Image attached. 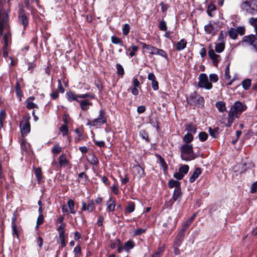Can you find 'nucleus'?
<instances>
[{
  "instance_id": "nucleus-1",
  "label": "nucleus",
  "mask_w": 257,
  "mask_h": 257,
  "mask_svg": "<svg viewBox=\"0 0 257 257\" xmlns=\"http://www.w3.org/2000/svg\"><path fill=\"white\" fill-rule=\"evenodd\" d=\"M247 109L246 105L239 101H235L231 106L227 116V121L224 124L226 127H230L236 118Z\"/></svg>"
},
{
  "instance_id": "nucleus-2",
  "label": "nucleus",
  "mask_w": 257,
  "mask_h": 257,
  "mask_svg": "<svg viewBox=\"0 0 257 257\" xmlns=\"http://www.w3.org/2000/svg\"><path fill=\"white\" fill-rule=\"evenodd\" d=\"M249 23L252 26L255 31L256 35H250L243 37L242 43L251 45L257 53V17L248 19Z\"/></svg>"
},
{
  "instance_id": "nucleus-3",
  "label": "nucleus",
  "mask_w": 257,
  "mask_h": 257,
  "mask_svg": "<svg viewBox=\"0 0 257 257\" xmlns=\"http://www.w3.org/2000/svg\"><path fill=\"white\" fill-rule=\"evenodd\" d=\"M241 9L245 12L246 15H257V0H247L240 5Z\"/></svg>"
},
{
  "instance_id": "nucleus-4",
  "label": "nucleus",
  "mask_w": 257,
  "mask_h": 257,
  "mask_svg": "<svg viewBox=\"0 0 257 257\" xmlns=\"http://www.w3.org/2000/svg\"><path fill=\"white\" fill-rule=\"evenodd\" d=\"M181 157L185 161H190L195 158L191 145L184 144L180 150Z\"/></svg>"
},
{
  "instance_id": "nucleus-5",
  "label": "nucleus",
  "mask_w": 257,
  "mask_h": 257,
  "mask_svg": "<svg viewBox=\"0 0 257 257\" xmlns=\"http://www.w3.org/2000/svg\"><path fill=\"white\" fill-rule=\"evenodd\" d=\"M4 1L0 0V35L2 36L4 28L6 26L9 18L8 14L3 9Z\"/></svg>"
},
{
  "instance_id": "nucleus-6",
  "label": "nucleus",
  "mask_w": 257,
  "mask_h": 257,
  "mask_svg": "<svg viewBox=\"0 0 257 257\" xmlns=\"http://www.w3.org/2000/svg\"><path fill=\"white\" fill-rule=\"evenodd\" d=\"M187 100L188 103L191 105L199 104L203 106L204 103L203 97L198 95L196 92L191 93Z\"/></svg>"
},
{
  "instance_id": "nucleus-7",
  "label": "nucleus",
  "mask_w": 257,
  "mask_h": 257,
  "mask_svg": "<svg viewBox=\"0 0 257 257\" xmlns=\"http://www.w3.org/2000/svg\"><path fill=\"white\" fill-rule=\"evenodd\" d=\"M106 117L105 116V113L103 110L99 111L98 117L87 123V125L96 126L101 125L106 122Z\"/></svg>"
},
{
  "instance_id": "nucleus-8",
  "label": "nucleus",
  "mask_w": 257,
  "mask_h": 257,
  "mask_svg": "<svg viewBox=\"0 0 257 257\" xmlns=\"http://www.w3.org/2000/svg\"><path fill=\"white\" fill-rule=\"evenodd\" d=\"M198 85L200 88H204L210 90L212 88V83L209 81L207 75L205 73H201L199 76Z\"/></svg>"
},
{
  "instance_id": "nucleus-9",
  "label": "nucleus",
  "mask_w": 257,
  "mask_h": 257,
  "mask_svg": "<svg viewBox=\"0 0 257 257\" xmlns=\"http://www.w3.org/2000/svg\"><path fill=\"white\" fill-rule=\"evenodd\" d=\"M182 196V194L181 192V188H175L173 196L172 198L170 199V201L168 203H170L169 206L171 208L175 201L177 200H179V201H180L181 198Z\"/></svg>"
},
{
  "instance_id": "nucleus-10",
  "label": "nucleus",
  "mask_w": 257,
  "mask_h": 257,
  "mask_svg": "<svg viewBox=\"0 0 257 257\" xmlns=\"http://www.w3.org/2000/svg\"><path fill=\"white\" fill-rule=\"evenodd\" d=\"M19 21L23 26L24 28H25L29 24L28 16L23 10H20L19 13Z\"/></svg>"
},
{
  "instance_id": "nucleus-11",
  "label": "nucleus",
  "mask_w": 257,
  "mask_h": 257,
  "mask_svg": "<svg viewBox=\"0 0 257 257\" xmlns=\"http://www.w3.org/2000/svg\"><path fill=\"white\" fill-rule=\"evenodd\" d=\"M20 126L22 134H26L30 132V124L28 119L22 121Z\"/></svg>"
},
{
  "instance_id": "nucleus-12",
  "label": "nucleus",
  "mask_w": 257,
  "mask_h": 257,
  "mask_svg": "<svg viewBox=\"0 0 257 257\" xmlns=\"http://www.w3.org/2000/svg\"><path fill=\"white\" fill-rule=\"evenodd\" d=\"M208 55L212 60L213 65L216 66L219 61L220 56L215 54L214 51L212 49H211L208 51Z\"/></svg>"
},
{
  "instance_id": "nucleus-13",
  "label": "nucleus",
  "mask_w": 257,
  "mask_h": 257,
  "mask_svg": "<svg viewBox=\"0 0 257 257\" xmlns=\"http://www.w3.org/2000/svg\"><path fill=\"white\" fill-rule=\"evenodd\" d=\"M189 171V166L187 165H184L180 167L179 169V172L174 175V177H184Z\"/></svg>"
},
{
  "instance_id": "nucleus-14",
  "label": "nucleus",
  "mask_w": 257,
  "mask_h": 257,
  "mask_svg": "<svg viewBox=\"0 0 257 257\" xmlns=\"http://www.w3.org/2000/svg\"><path fill=\"white\" fill-rule=\"evenodd\" d=\"M94 207V202L92 200H89L88 203L85 202L82 203V210L83 211H88L90 212L92 211Z\"/></svg>"
},
{
  "instance_id": "nucleus-15",
  "label": "nucleus",
  "mask_w": 257,
  "mask_h": 257,
  "mask_svg": "<svg viewBox=\"0 0 257 257\" xmlns=\"http://www.w3.org/2000/svg\"><path fill=\"white\" fill-rule=\"evenodd\" d=\"M79 102L80 108L84 111H86L89 108V106H91L92 103L87 99H84L78 101Z\"/></svg>"
},
{
  "instance_id": "nucleus-16",
  "label": "nucleus",
  "mask_w": 257,
  "mask_h": 257,
  "mask_svg": "<svg viewBox=\"0 0 257 257\" xmlns=\"http://www.w3.org/2000/svg\"><path fill=\"white\" fill-rule=\"evenodd\" d=\"M67 99L69 101L71 102L72 101H76L78 102L79 98L78 97V94H76L75 93L72 92H68L66 93Z\"/></svg>"
},
{
  "instance_id": "nucleus-17",
  "label": "nucleus",
  "mask_w": 257,
  "mask_h": 257,
  "mask_svg": "<svg viewBox=\"0 0 257 257\" xmlns=\"http://www.w3.org/2000/svg\"><path fill=\"white\" fill-rule=\"evenodd\" d=\"M106 211L108 212L113 211L114 210L115 206V202L114 200H112L111 198H109V200L107 201Z\"/></svg>"
},
{
  "instance_id": "nucleus-18",
  "label": "nucleus",
  "mask_w": 257,
  "mask_h": 257,
  "mask_svg": "<svg viewBox=\"0 0 257 257\" xmlns=\"http://www.w3.org/2000/svg\"><path fill=\"white\" fill-rule=\"evenodd\" d=\"M168 187L169 188H181V184L178 180L174 179H171L168 182Z\"/></svg>"
},
{
  "instance_id": "nucleus-19",
  "label": "nucleus",
  "mask_w": 257,
  "mask_h": 257,
  "mask_svg": "<svg viewBox=\"0 0 257 257\" xmlns=\"http://www.w3.org/2000/svg\"><path fill=\"white\" fill-rule=\"evenodd\" d=\"M135 209V203L132 201H129L127 203V206L125 209V214H129L133 212Z\"/></svg>"
},
{
  "instance_id": "nucleus-20",
  "label": "nucleus",
  "mask_w": 257,
  "mask_h": 257,
  "mask_svg": "<svg viewBox=\"0 0 257 257\" xmlns=\"http://www.w3.org/2000/svg\"><path fill=\"white\" fill-rule=\"evenodd\" d=\"M187 45V41L186 40L183 39L179 41L176 44V49L178 51H181L183 50Z\"/></svg>"
},
{
  "instance_id": "nucleus-21",
  "label": "nucleus",
  "mask_w": 257,
  "mask_h": 257,
  "mask_svg": "<svg viewBox=\"0 0 257 257\" xmlns=\"http://www.w3.org/2000/svg\"><path fill=\"white\" fill-rule=\"evenodd\" d=\"M59 164L61 167H65L68 165V160L66 159L65 156L61 155L59 158Z\"/></svg>"
},
{
  "instance_id": "nucleus-22",
  "label": "nucleus",
  "mask_w": 257,
  "mask_h": 257,
  "mask_svg": "<svg viewBox=\"0 0 257 257\" xmlns=\"http://www.w3.org/2000/svg\"><path fill=\"white\" fill-rule=\"evenodd\" d=\"M134 246V242L132 240H130L125 242L123 246V249L125 251H128L130 249L133 248Z\"/></svg>"
},
{
  "instance_id": "nucleus-23",
  "label": "nucleus",
  "mask_w": 257,
  "mask_h": 257,
  "mask_svg": "<svg viewBox=\"0 0 257 257\" xmlns=\"http://www.w3.org/2000/svg\"><path fill=\"white\" fill-rule=\"evenodd\" d=\"M216 106L218 110L221 112H223L226 110L225 103L224 102L221 101L217 102L216 103Z\"/></svg>"
},
{
  "instance_id": "nucleus-24",
  "label": "nucleus",
  "mask_w": 257,
  "mask_h": 257,
  "mask_svg": "<svg viewBox=\"0 0 257 257\" xmlns=\"http://www.w3.org/2000/svg\"><path fill=\"white\" fill-rule=\"evenodd\" d=\"M251 83V79L247 78L242 81L241 85L244 89L247 90L250 87Z\"/></svg>"
},
{
  "instance_id": "nucleus-25",
  "label": "nucleus",
  "mask_w": 257,
  "mask_h": 257,
  "mask_svg": "<svg viewBox=\"0 0 257 257\" xmlns=\"http://www.w3.org/2000/svg\"><path fill=\"white\" fill-rule=\"evenodd\" d=\"M225 48L224 43L222 42H219L218 44H216L215 50L217 53H221L222 52Z\"/></svg>"
},
{
  "instance_id": "nucleus-26",
  "label": "nucleus",
  "mask_w": 257,
  "mask_h": 257,
  "mask_svg": "<svg viewBox=\"0 0 257 257\" xmlns=\"http://www.w3.org/2000/svg\"><path fill=\"white\" fill-rule=\"evenodd\" d=\"M15 90L17 96L20 98V100H21V97L23 95V92L21 89L20 85L19 83L17 81L15 86Z\"/></svg>"
},
{
  "instance_id": "nucleus-27",
  "label": "nucleus",
  "mask_w": 257,
  "mask_h": 257,
  "mask_svg": "<svg viewBox=\"0 0 257 257\" xmlns=\"http://www.w3.org/2000/svg\"><path fill=\"white\" fill-rule=\"evenodd\" d=\"M67 205L70 209V212L71 214H74L76 213V211L74 210V202L72 199H69L67 202Z\"/></svg>"
},
{
  "instance_id": "nucleus-28",
  "label": "nucleus",
  "mask_w": 257,
  "mask_h": 257,
  "mask_svg": "<svg viewBox=\"0 0 257 257\" xmlns=\"http://www.w3.org/2000/svg\"><path fill=\"white\" fill-rule=\"evenodd\" d=\"M78 97L80 98H88L89 99H93L95 98V95L93 93H86L85 94H78Z\"/></svg>"
},
{
  "instance_id": "nucleus-29",
  "label": "nucleus",
  "mask_w": 257,
  "mask_h": 257,
  "mask_svg": "<svg viewBox=\"0 0 257 257\" xmlns=\"http://www.w3.org/2000/svg\"><path fill=\"white\" fill-rule=\"evenodd\" d=\"M11 38V35L8 33H6L4 35L3 39L4 41V45L3 48L6 49L9 45V39Z\"/></svg>"
},
{
  "instance_id": "nucleus-30",
  "label": "nucleus",
  "mask_w": 257,
  "mask_h": 257,
  "mask_svg": "<svg viewBox=\"0 0 257 257\" xmlns=\"http://www.w3.org/2000/svg\"><path fill=\"white\" fill-rule=\"evenodd\" d=\"M186 130L190 134H195L196 132V127L193 124H189L186 126Z\"/></svg>"
},
{
  "instance_id": "nucleus-31",
  "label": "nucleus",
  "mask_w": 257,
  "mask_h": 257,
  "mask_svg": "<svg viewBox=\"0 0 257 257\" xmlns=\"http://www.w3.org/2000/svg\"><path fill=\"white\" fill-rule=\"evenodd\" d=\"M218 127H214L213 128L209 127V132L210 136L214 138H217L218 134Z\"/></svg>"
},
{
  "instance_id": "nucleus-32",
  "label": "nucleus",
  "mask_w": 257,
  "mask_h": 257,
  "mask_svg": "<svg viewBox=\"0 0 257 257\" xmlns=\"http://www.w3.org/2000/svg\"><path fill=\"white\" fill-rule=\"evenodd\" d=\"M140 136L142 139L145 140L148 143L150 142V139L148 136V133L144 130H142L139 133Z\"/></svg>"
},
{
  "instance_id": "nucleus-33",
  "label": "nucleus",
  "mask_w": 257,
  "mask_h": 257,
  "mask_svg": "<svg viewBox=\"0 0 257 257\" xmlns=\"http://www.w3.org/2000/svg\"><path fill=\"white\" fill-rule=\"evenodd\" d=\"M193 140V137L190 133H187L183 137V141L187 144L191 143Z\"/></svg>"
},
{
  "instance_id": "nucleus-34",
  "label": "nucleus",
  "mask_w": 257,
  "mask_h": 257,
  "mask_svg": "<svg viewBox=\"0 0 257 257\" xmlns=\"http://www.w3.org/2000/svg\"><path fill=\"white\" fill-rule=\"evenodd\" d=\"M229 37L232 39H235L238 35L237 30L234 28H231L229 31Z\"/></svg>"
},
{
  "instance_id": "nucleus-35",
  "label": "nucleus",
  "mask_w": 257,
  "mask_h": 257,
  "mask_svg": "<svg viewBox=\"0 0 257 257\" xmlns=\"http://www.w3.org/2000/svg\"><path fill=\"white\" fill-rule=\"evenodd\" d=\"M116 68L117 69V74L118 75H120L121 76H122L124 74V69L123 67L120 64L117 63L116 64Z\"/></svg>"
},
{
  "instance_id": "nucleus-36",
  "label": "nucleus",
  "mask_w": 257,
  "mask_h": 257,
  "mask_svg": "<svg viewBox=\"0 0 257 257\" xmlns=\"http://www.w3.org/2000/svg\"><path fill=\"white\" fill-rule=\"evenodd\" d=\"M111 42L113 44H119L121 46H123L122 42L121 40V39H119V38L116 37L115 36H112L111 37Z\"/></svg>"
},
{
  "instance_id": "nucleus-37",
  "label": "nucleus",
  "mask_w": 257,
  "mask_h": 257,
  "mask_svg": "<svg viewBox=\"0 0 257 257\" xmlns=\"http://www.w3.org/2000/svg\"><path fill=\"white\" fill-rule=\"evenodd\" d=\"M157 55L161 56L164 57L167 61H169L168 54L163 49H158V52H157Z\"/></svg>"
},
{
  "instance_id": "nucleus-38",
  "label": "nucleus",
  "mask_w": 257,
  "mask_h": 257,
  "mask_svg": "<svg viewBox=\"0 0 257 257\" xmlns=\"http://www.w3.org/2000/svg\"><path fill=\"white\" fill-rule=\"evenodd\" d=\"M65 226H66L65 223H62V224H60V225L58 227L57 230L59 233V236L65 235L64 228H65Z\"/></svg>"
},
{
  "instance_id": "nucleus-39",
  "label": "nucleus",
  "mask_w": 257,
  "mask_h": 257,
  "mask_svg": "<svg viewBox=\"0 0 257 257\" xmlns=\"http://www.w3.org/2000/svg\"><path fill=\"white\" fill-rule=\"evenodd\" d=\"M198 137L200 141L204 142L207 139L208 134L204 132H201L199 134Z\"/></svg>"
},
{
  "instance_id": "nucleus-40",
  "label": "nucleus",
  "mask_w": 257,
  "mask_h": 257,
  "mask_svg": "<svg viewBox=\"0 0 257 257\" xmlns=\"http://www.w3.org/2000/svg\"><path fill=\"white\" fill-rule=\"evenodd\" d=\"M130 30V26L128 24H125L123 25L122 31V34L124 36H126L128 34Z\"/></svg>"
},
{
  "instance_id": "nucleus-41",
  "label": "nucleus",
  "mask_w": 257,
  "mask_h": 257,
  "mask_svg": "<svg viewBox=\"0 0 257 257\" xmlns=\"http://www.w3.org/2000/svg\"><path fill=\"white\" fill-rule=\"evenodd\" d=\"M159 28L162 31H166L167 30V24L165 21L162 20L159 25Z\"/></svg>"
},
{
  "instance_id": "nucleus-42",
  "label": "nucleus",
  "mask_w": 257,
  "mask_h": 257,
  "mask_svg": "<svg viewBox=\"0 0 257 257\" xmlns=\"http://www.w3.org/2000/svg\"><path fill=\"white\" fill-rule=\"evenodd\" d=\"M229 65L230 63H228L225 69L224 77L227 80H229L231 78L229 74Z\"/></svg>"
},
{
  "instance_id": "nucleus-43",
  "label": "nucleus",
  "mask_w": 257,
  "mask_h": 257,
  "mask_svg": "<svg viewBox=\"0 0 257 257\" xmlns=\"http://www.w3.org/2000/svg\"><path fill=\"white\" fill-rule=\"evenodd\" d=\"M204 30L207 34H211L213 30V26L211 24H209L205 26Z\"/></svg>"
},
{
  "instance_id": "nucleus-44",
  "label": "nucleus",
  "mask_w": 257,
  "mask_h": 257,
  "mask_svg": "<svg viewBox=\"0 0 257 257\" xmlns=\"http://www.w3.org/2000/svg\"><path fill=\"white\" fill-rule=\"evenodd\" d=\"M209 79L210 80V82L215 83L218 81V77L217 74L214 73H212L209 75Z\"/></svg>"
},
{
  "instance_id": "nucleus-45",
  "label": "nucleus",
  "mask_w": 257,
  "mask_h": 257,
  "mask_svg": "<svg viewBox=\"0 0 257 257\" xmlns=\"http://www.w3.org/2000/svg\"><path fill=\"white\" fill-rule=\"evenodd\" d=\"M60 132L62 133L63 136H65L68 133V127L67 125L64 124L61 126V127L60 128Z\"/></svg>"
},
{
  "instance_id": "nucleus-46",
  "label": "nucleus",
  "mask_w": 257,
  "mask_h": 257,
  "mask_svg": "<svg viewBox=\"0 0 257 257\" xmlns=\"http://www.w3.org/2000/svg\"><path fill=\"white\" fill-rule=\"evenodd\" d=\"M6 113L5 110H2L0 112V122L2 126H3V121L5 119Z\"/></svg>"
},
{
  "instance_id": "nucleus-47",
  "label": "nucleus",
  "mask_w": 257,
  "mask_h": 257,
  "mask_svg": "<svg viewBox=\"0 0 257 257\" xmlns=\"http://www.w3.org/2000/svg\"><path fill=\"white\" fill-rule=\"evenodd\" d=\"M146 229L139 228L134 231V235H139L142 233L146 232Z\"/></svg>"
},
{
  "instance_id": "nucleus-48",
  "label": "nucleus",
  "mask_w": 257,
  "mask_h": 257,
  "mask_svg": "<svg viewBox=\"0 0 257 257\" xmlns=\"http://www.w3.org/2000/svg\"><path fill=\"white\" fill-rule=\"evenodd\" d=\"M89 161L91 164L93 165H97L98 163L97 158L93 155L90 157V158L89 159Z\"/></svg>"
},
{
  "instance_id": "nucleus-49",
  "label": "nucleus",
  "mask_w": 257,
  "mask_h": 257,
  "mask_svg": "<svg viewBox=\"0 0 257 257\" xmlns=\"http://www.w3.org/2000/svg\"><path fill=\"white\" fill-rule=\"evenodd\" d=\"M59 238L61 241V246L59 248H62L63 247L66 246V241H65V235L59 236Z\"/></svg>"
},
{
  "instance_id": "nucleus-50",
  "label": "nucleus",
  "mask_w": 257,
  "mask_h": 257,
  "mask_svg": "<svg viewBox=\"0 0 257 257\" xmlns=\"http://www.w3.org/2000/svg\"><path fill=\"white\" fill-rule=\"evenodd\" d=\"M81 247L79 245L76 246L74 249V253L75 256L78 257L79 254L81 253Z\"/></svg>"
},
{
  "instance_id": "nucleus-51",
  "label": "nucleus",
  "mask_w": 257,
  "mask_h": 257,
  "mask_svg": "<svg viewBox=\"0 0 257 257\" xmlns=\"http://www.w3.org/2000/svg\"><path fill=\"white\" fill-rule=\"evenodd\" d=\"M201 169L200 168H197L192 174L191 177H198L201 174Z\"/></svg>"
},
{
  "instance_id": "nucleus-52",
  "label": "nucleus",
  "mask_w": 257,
  "mask_h": 257,
  "mask_svg": "<svg viewBox=\"0 0 257 257\" xmlns=\"http://www.w3.org/2000/svg\"><path fill=\"white\" fill-rule=\"evenodd\" d=\"M196 213H194L185 223L187 224V225L190 226L192 221L194 220L195 217H196Z\"/></svg>"
},
{
  "instance_id": "nucleus-53",
  "label": "nucleus",
  "mask_w": 257,
  "mask_h": 257,
  "mask_svg": "<svg viewBox=\"0 0 257 257\" xmlns=\"http://www.w3.org/2000/svg\"><path fill=\"white\" fill-rule=\"evenodd\" d=\"M132 51L130 53V55L131 57H133L135 55V52H137L138 50L139 47L138 46H136L134 45H132L131 47Z\"/></svg>"
},
{
  "instance_id": "nucleus-54",
  "label": "nucleus",
  "mask_w": 257,
  "mask_h": 257,
  "mask_svg": "<svg viewBox=\"0 0 257 257\" xmlns=\"http://www.w3.org/2000/svg\"><path fill=\"white\" fill-rule=\"evenodd\" d=\"M113 180L114 181V184L111 187V190L114 194H117L118 191L117 187V185L115 184L116 179H115V178H113Z\"/></svg>"
},
{
  "instance_id": "nucleus-55",
  "label": "nucleus",
  "mask_w": 257,
  "mask_h": 257,
  "mask_svg": "<svg viewBox=\"0 0 257 257\" xmlns=\"http://www.w3.org/2000/svg\"><path fill=\"white\" fill-rule=\"evenodd\" d=\"M44 220L43 215H39L37 220V226L42 224L44 222Z\"/></svg>"
},
{
  "instance_id": "nucleus-56",
  "label": "nucleus",
  "mask_w": 257,
  "mask_h": 257,
  "mask_svg": "<svg viewBox=\"0 0 257 257\" xmlns=\"http://www.w3.org/2000/svg\"><path fill=\"white\" fill-rule=\"evenodd\" d=\"M52 151L54 154H58L61 151V148L58 145H55L54 146Z\"/></svg>"
},
{
  "instance_id": "nucleus-57",
  "label": "nucleus",
  "mask_w": 257,
  "mask_h": 257,
  "mask_svg": "<svg viewBox=\"0 0 257 257\" xmlns=\"http://www.w3.org/2000/svg\"><path fill=\"white\" fill-rule=\"evenodd\" d=\"M257 189V181L254 182L251 187L250 193L253 194L256 191Z\"/></svg>"
},
{
  "instance_id": "nucleus-58",
  "label": "nucleus",
  "mask_w": 257,
  "mask_h": 257,
  "mask_svg": "<svg viewBox=\"0 0 257 257\" xmlns=\"http://www.w3.org/2000/svg\"><path fill=\"white\" fill-rule=\"evenodd\" d=\"M152 86L154 90H157L159 89V84L158 81L156 80L152 81Z\"/></svg>"
},
{
  "instance_id": "nucleus-59",
  "label": "nucleus",
  "mask_w": 257,
  "mask_h": 257,
  "mask_svg": "<svg viewBox=\"0 0 257 257\" xmlns=\"http://www.w3.org/2000/svg\"><path fill=\"white\" fill-rule=\"evenodd\" d=\"M37 107V105L31 101H28L27 104V108L32 109Z\"/></svg>"
},
{
  "instance_id": "nucleus-60",
  "label": "nucleus",
  "mask_w": 257,
  "mask_h": 257,
  "mask_svg": "<svg viewBox=\"0 0 257 257\" xmlns=\"http://www.w3.org/2000/svg\"><path fill=\"white\" fill-rule=\"evenodd\" d=\"M17 219V212L16 211H14L13 213V216L12 218V225H16V221Z\"/></svg>"
},
{
  "instance_id": "nucleus-61",
  "label": "nucleus",
  "mask_w": 257,
  "mask_h": 257,
  "mask_svg": "<svg viewBox=\"0 0 257 257\" xmlns=\"http://www.w3.org/2000/svg\"><path fill=\"white\" fill-rule=\"evenodd\" d=\"M12 231H13V235H17V237H19V233H18V231L17 229L16 225H12Z\"/></svg>"
},
{
  "instance_id": "nucleus-62",
  "label": "nucleus",
  "mask_w": 257,
  "mask_h": 257,
  "mask_svg": "<svg viewBox=\"0 0 257 257\" xmlns=\"http://www.w3.org/2000/svg\"><path fill=\"white\" fill-rule=\"evenodd\" d=\"M94 142L95 145L100 147H103L105 146V143L103 141H94Z\"/></svg>"
},
{
  "instance_id": "nucleus-63",
  "label": "nucleus",
  "mask_w": 257,
  "mask_h": 257,
  "mask_svg": "<svg viewBox=\"0 0 257 257\" xmlns=\"http://www.w3.org/2000/svg\"><path fill=\"white\" fill-rule=\"evenodd\" d=\"M133 83L134 87H139L140 86V82L136 78H134L133 79Z\"/></svg>"
},
{
  "instance_id": "nucleus-64",
  "label": "nucleus",
  "mask_w": 257,
  "mask_h": 257,
  "mask_svg": "<svg viewBox=\"0 0 257 257\" xmlns=\"http://www.w3.org/2000/svg\"><path fill=\"white\" fill-rule=\"evenodd\" d=\"M34 173H35L36 177H41V176H42L41 169L39 168L36 169L34 171Z\"/></svg>"
}]
</instances>
